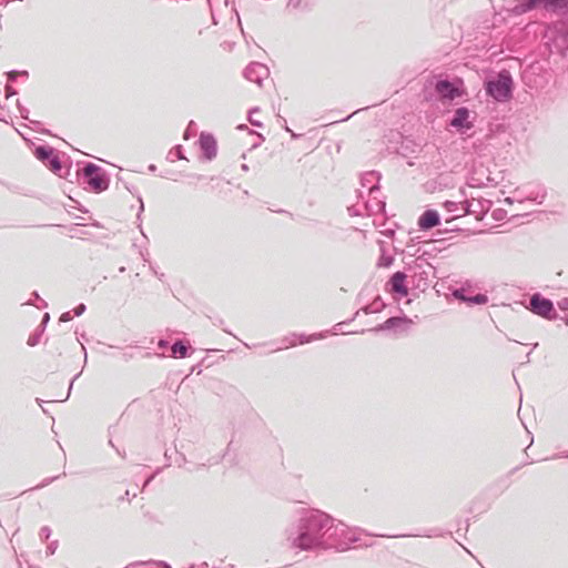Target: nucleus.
I'll return each instance as SVG.
<instances>
[{
	"label": "nucleus",
	"mask_w": 568,
	"mask_h": 568,
	"mask_svg": "<svg viewBox=\"0 0 568 568\" xmlns=\"http://www.w3.org/2000/svg\"><path fill=\"white\" fill-rule=\"evenodd\" d=\"M72 320V315H71V312H64L61 316H60V321L61 322H69Z\"/></svg>",
	"instance_id": "c9c22d12"
},
{
	"label": "nucleus",
	"mask_w": 568,
	"mask_h": 568,
	"mask_svg": "<svg viewBox=\"0 0 568 568\" xmlns=\"http://www.w3.org/2000/svg\"><path fill=\"white\" fill-rule=\"evenodd\" d=\"M42 332H43V331H42V329H40L39 332H37V333H34V334L30 335V336H29V338H28V345H29V346H31V347H33V346H36L37 344H39V342H40V335L42 334Z\"/></svg>",
	"instance_id": "a878e982"
},
{
	"label": "nucleus",
	"mask_w": 568,
	"mask_h": 568,
	"mask_svg": "<svg viewBox=\"0 0 568 568\" xmlns=\"http://www.w3.org/2000/svg\"><path fill=\"white\" fill-rule=\"evenodd\" d=\"M551 10H560L568 12V0H554L551 1Z\"/></svg>",
	"instance_id": "b1692460"
},
{
	"label": "nucleus",
	"mask_w": 568,
	"mask_h": 568,
	"mask_svg": "<svg viewBox=\"0 0 568 568\" xmlns=\"http://www.w3.org/2000/svg\"><path fill=\"white\" fill-rule=\"evenodd\" d=\"M435 91L443 99L453 100L459 95V90L448 80H438L435 83Z\"/></svg>",
	"instance_id": "ddd939ff"
},
{
	"label": "nucleus",
	"mask_w": 568,
	"mask_h": 568,
	"mask_svg": "<svg viewBox=\"0 0 568 568\" xmlns=\"http://www.w3.org/2000/svg\"><path fill=\"white\" fill-rule=\"evenodd\" d=\"M565 321H566V324L568 325V316L566 317V320H565Z\"/></svg>",
	"instance_id": "6e6d98bb"
},
{
	"label": "nucleus",
	"mask_w": 568,
	"mask_h": 568,
	"mask_svg": "<svg viewBox=\"0 0 568 568\" xmlns=\"http://www.w3.org/2000/svg\"><path fill=\"white\" fill-rule=\"evenodd\" d=\"M514 81L509 71H500L495 79L485 82L487 95L497 102H507L513 97Z\"/></svg>",
	"instance_id": "f03ea898"
},
{
	"label": "nucleus",
	"mask_w": 568,
	"mask_h": 568,
	"mask_svg": "<svg viewBox=\"0 0 568 568\" xmlns=\"http://www.w3.org/2000/svg\"><path fill=\"white\" fill-rule=\"evenodd\" d=\"M347 210L351 215H355V216L367 215V213L365 212V210L363 207V200H361L359 197H358V201L355 204L351 205Z\"/></svg>",
	"instance_id": "aec40b11"
},
{
	"label": "nucleus",
	"mask_w": 568,
	"mask_h": 568,
	"mask_svg": "<svg viewBox=\"0 0 568 568\" xmlns=\"http://www.w3.org/2000/svg\"><path fill=\"white\" fill-rule=\"evenodd\" d=\"M17 75H21L23 78H28V72L27 71H22V72L12 71V72L9 73V79L10 80H14Z\"/></svg>",
	"instance_id": "72a5a7b5"
},
{
	"label": "nucleus",
	"mask_w": 568,
	"mask_h": 568,
	"mask_svg": "<svg viewBox=\"0 0 568 568\" xmlns=\"http://www.w3.org/2000/svg\"><path fill=\"white\" fill-rule=\"evenodd\" d=\"M57 548H58V541L57 540L51 541L47 546V550H45L47 556H52L55 552Z\"/></svg>",
	"instance_id": "c756f323"
},
{
	"label": "nucleus",
	"mask_w": 568,
	"mask_h": 568,
	"mask_svg": "<svg viewBox=\"0 0 568 568\" xmlns=\"http://www.w3.org/2000/svg\"><path fill=\"white\" fill-rule=\"evenodd\" d=\"M149 170H150V171H155V170H156V168H155V165H154V164H151V165L149 166Z\"/></svg>",
	"instance_id": "09e8293b"
},
{
	"label": "nucleus",
	"mask_w": 568,
	"mask_h": 568,
	"mask_svg": "<svg viewBox=\"0 0 568 568\" xmlns=\"http://www.w3.org/2000/svg\"><path fill=\"white\" fill-rule=\"evenodd\" d=\"M433 266L424 257H416L407 266V277H410L414 285L424 291L429 286V275Z\"/></svg>",
	"instance_id": "20e7f679"
},
{
	"label": "nucleus",
	"mask_w": 568,
	"mask_h": 568,
	"mask_svg": "<svg viewBox=\"0 0 568 568\" xmlns=\"http://www.w3.org/2000/svg\"><path fill=\"white\" fill-rule=\"evenodd\" d=\"M49 318H50L49 314H48V313H45V314H44V316H43L42 323H41V325H40V328H41L42 331L44 329V326H45V324L48 323Z\"/></svg>",
	"instance_id": "ea45409f"
},
{
	"label": "nucleus",
	"mask_w": 568,
	"mask_h": 568,
	"mask_svg": "<svg viewBox=\"0 0 568 568\" xmlns=\"http://www.w3.org/2000/svg\"><path fill=\"white\" fill-rule=\"evenodd\" d=\"M171 352L174 358H185L189 355V346L185 345L182 341H176L171 346Z\"/></svg>",
	"instance_id": "a211bd4d"
},
{
	"label": "nucleus",
	"mask_w": 568,
	"mask_h": 568,
	"mask_svg": "<svg viewBox=\"0 0 568 568\" xmlns=\"http://www.w3.org/2000/svg\"><path fill=\"white\" fill-rule=\"evenodd\" d=\"M548 40L550 41L551 50L561 55L568 53V22H558L549 28L547 31Z\"/></svg>",
	"instance_id": "39448f33"
},
{
	"label": "nucleus",
	"mask_w": 568,
	"mask_h": 568,
	"mask_svg": "<svg viewBox=\"0 0 568 568\" xmlns=\"http://www.w3.org/2000/svg\"><path fill=\"white\" fill-rule=\"evenodd\" d=\"M515 201H518L519 203H521L524 201V199H521V197H506L504 200V202L507 203V204H513Z\"/></svg>",
	"instance_id": "e433bc0d"
},
{
	"label": "nucleus",
	"mask_w": 568,
	"mask_h": 568,
	"mask_svg": "<svg viewBox=\"0 0 568 568\" xmlns=\"http://www.w3.org/2000/svg\"><path fill=\"white\" fill-rule=\"evenodd\" d=\"M51 535V529L48 526H44L40 529L39 536L41 539L47 540Z\"/></svg>",
	"instance_id": "7c9ffc66"
},
{
	"label": "nucleus",
	"mask_w": 568,
	"mask_h": 568,
	"mask_svg": "<svg viewBox=\"0 0 568 568\" xmlns=\"http://www.w3.org/2000/svg\"><path fill=\"white\" fill-rule=\"evenodd\" d=\"M6 91H7V97L16 94V91L11 87H7Z\"/></svg>",
	"instance_id": "c03bdc74"
},
{
	"label": "nucleus",
	"mask_w": 568,
	"mask_h": 568,
	"mask_svg": "<svg viewBox=\"0 0 568 568\" xmlns=\"http://www.w3.org/2000/svg\"><path fill=\"white\" fill-rule=\"evenodd\" d=\"M393 261V256H386L383 254L378 261V266L388 267L389 265H392Z\"/></svg>",
	"instance_id": "bb28decb"
},
{
	"label": "nucleus",
	"mask_w": 568,
	"mask_h": 568,
	"mask_svg": "<svg viewBox=\"0 0 568 568\" xmlns=\"http://www.w3.org/2000/svg\"><path fill=\"white\" fill-rule=\"evenodd\" d=\"M444 207L448 213H452V219H457L467 214L475 213V210H473V202L469 200H463V201H446L444 203Z\"/></svg>",
	"instance_id": "9d476101"
},
{
	"label": "nucleus",
	"mask_w": 568,
	"mask_h": 568,
	"mask_svg": "<svg viewBox=\"0 0 568 568\" xmlns=\"http://www.w3.org/2000/svg\"><path fill=\"white\" fill-rule=\"evenodd\" d=\"M243 74L248 81L261 85L262 81L268 75V69L262 63L252 62L245 68Z\"/></svg>",
	"instance_id": "9b49d317"
},
{
	"label": "nucleus",
	"mask_w": 568,
	"mask_h": 568,
	"mask_svg": "<svg viewBox=\"0 0 568 568\" xmlns=\"http://www.w3.org/2000/svg\"><path fill=\"white\" fill-rule=\"evenodd\" d=\"M57 478H58V476L57 477L47 478V479H44L41 483V485H39V487H44V486L49 485L50 483H52L53 480H55Z\"/></svg>",
	"instance_id": "58836bf2"
},
{
	"label": "nucleus",
	"mask_w": 568,
	"mask_h": 568,
	"mask_svg": "<svg viewBox=\"0 0 568 568\" xmlns=\"http://www.w3.org/2000/svg\"><path fill=\"white\" fill-rule=\"evenodd\" d=\"M159 471H160V470H156L153 475H151V476L145 480V483H144V487H145L146 485H149V484L153 480V478L155 477V475H156V474H159Z\"/></svg>",
	"instance_id": "79ce46f5"
},
{
	"label": "nucleus",
	"mask_w": 568,
	"mask_h": 568,
	"mask_svg": "<svg viewBox=\"0 0 568 568\" xmlns=\"http://www.w3.org/2000/svg\"><path fill=\"white\" fill-rule=\"evenodd\" d=\"M87 307L84 304H79L74 310H73V313L75 316H80L82 315L84 312H85Z\"/></svg>",
	"instance_id": "473e14b6"
},
{
	"label": "nucleus",
	"mask_w": 568,
	"mask_h": 568,
	"mask_svg": "<svg viewBox=\"0 0 568 568\" xmlns=\"http://www.w3.org/2000/svg\"><path fill=\"white\" fill-rule=\"evenodd\" d=\"M561 457H567V458H568V452H567V453H564V454L561 455Z\"/></svg>",
	"instance_id": "864d4df0"
},
{
	"label": "nucleus",
	"mask_w": 568,
	"mask_h": 568,
	"mask_svg": "<svg viewBox=\"0 0 568 568\" xmlns=\"http://www.w3.org/2000/svg\"><path fill=\"white\" fill-rule=\"evenodd\" d=\"M379 174L375 171L364 173L361 178V189L358 190V197L364 199L365 196L379 194Z\"/></svg>",
	"instance_id": "6e6552de"
},
{
	"label": "nucleus",
	"mask_w": 568,
	"mask_h": 568,
	"mask_svg": "<svg viewBox=\"0 0 568 568\" xmlns=\"http://www.w3.org/2000/svg\"><path fill=\"white\" fill-rule=\"evenodd\" d=\"M557 305L561 311H568V297H564L558 301Z\"/></svg>",
	"instance_id": "2f4dec72"
},
{
	"label": "nucleus",
	"mask_w": 568,
	"mask_h": 568,
	"mask_svg": "<svg viewBox=\"0 0 568 568\" xmlns=\"http://www.w3.org/2000/svg\"><path fill=\"white\" fill-rule=\"evenodd\" d=\"M175 152H176V156L179 159H184V155L182 153V148L180 145L175 148Z\"/></svg>",
	"instance_id": "a19ab883"
},
{
	"label": "nucleus",
	"mask_w": 568,
	"mask_h": 568,
	"mask_svg": "<svg viewBox=\"0 0 568 568\" xmlns=\"http://www.w3.org/2000/svg\"><path fill=\"white\" fill-rule=\"evenodd\" d=\"M284 342L287 343V345H285L284 348L295 346L298 343L297 334H292L291 336L285 337Z\"/></svg>",
	"instance_id": "cd10ccee"
},
{
	"label": "nucleus",
	"mask_w": 568,
	"mask_h": 568,
	"mask_svg": "<svg viewBox=\"0 0 568 568\" xmlns=\"http://www.w3.org/2000/svg\"><path fill=\"white\" fill-rule=\"evenodd\" d=\"M82 176L83 182L97 193L103 192L109 187V175L101 166L94 163L89 162L84 165Z\"/></svg>",
	"instance_id": "7ed1b4c3"
},
{
	"label": "nucleus",
	"mask_w": 568,
	"mask_h": 568,
	"mask_svg": "<svg viewBox=\"0 0 568 568\" xmlns=\"http://www.w3.org/2000/svg\"><path fill=\"white\" fill-rule=\"evenodd\" d=\"M410 324V321L406 317H389L386 320L383 324L378 325L377 327L373 328L372 331L379 332V331H389L396 327H399L402 325L408 326Z\"/></svg>",
	"instance_id": "f3484780"
},
{
	"label": "nucleus",
	"mask_w": 568,
	"mask_h": 568,
	"mask_svg": "<svg viewBox=\"0 0 568 568\" xmlns=\"http://www.w3.org/2000/svg\"><path fill=\"white\" fill-rule=\"evenodd\" d=\"M201 568H209L207 562H203V564L201 565Z\"/></svg>",
	"instance_id": "3c124183"
},
{
	"label": "nucleus",
	"mask_w": 568,
	"mask_h": 568,
	"mask_svg": "<svg viewBox=\"0 0 568 568\" xmlns=\"http://www.w3.org/2000/svg\"><path fill=\"white\" fill-rule=\"evenodd\" d=\"M241 169H242L244 172H246V171H248V165H247V164H242Z\"/></svg>",
	"instance_id": "de8ad7c7"
},
{
	"label": "nucleus",
	"mask_w": 568,
	"mask_h": 568,
	"mask_svg": "<svg viewBox=\"0 0 568 568\" xmlns=\"http://www.w3.org/2000/svg\"><path fill=\"white\" fill-rule=\"evenodd\" d=\"M323 337H325V334H323V333L312 334V335H304V334L297 335V339H298L300 344L310 343V342H313V341H316V339L323 338Z\"/></svg>",
	"instance_id": "5701e85b"
},
{
	"label": "nucleus",
	"mask_w": 568,
	"mask_h": 568,
	"mask_svg": "<svg viewBox=\"0 0 568 568\" xmlns=\"http://www.w3.org/2000/svg\"><path fill=\"white\" fill-rule=\"evenodd\" d=\"M72 387H73V381L70 383L69 393L71 392Z\"/></svg>",
	"instance_id": "603ef678"
},
{
	"label": "nucleus",
	"mask_w": 568,
	"mask_h": 568,
	"mask_svg": "<svg viewBox=\"0 0 568 568\" xmlns=\"http://www.w3.org/2000/svg\"><path fill=\"white\" fill-rule=\"evenodd\" d=\"M47 306H48L47 302L41 300V305H39L38 307L43 308V307H47Z\"/></svg>",
	"instance_id": "a18cd8bd"
},
{
	"label": "nucleus",
	"mask_w": 568,
	"mask_h": 568,
	"mask_svg": "<svg viewBox=\"0 0 568 568\" xmlns=\"http://www.w3.org/2000/svg\"><path fill=\"white\" fill-rule=\"evenodd\" d=\"M286 532L292 548L344 551L359 539L362 530L348 527L322 510L311 509L304 511Z\"/></svg>",
	"instance_id": "f257e3e1"
},
{
	"label": "nucleus",
	"mask_w": 568,
	"mask_h": 568,
	"mask_svg": "<svg viewBox=\"0 0 568 568\" xmlns=\"http://www.w3.org/2000/svg\"><path fill=\"white\" fill-rule=\"evenodd\" d=\"M345 324V322L337 323L334 326V329L336 331L334 334H337V332L342 331V326Z\"/></svg>",
	"instance_id": "37998d69"
},
{
	"label": "nucleus",
	"mask_w": 568,
	"mask_h": 568,
	"mask_svg": "<svg viewBox=\"0 0 568 568\" xmlns=\"http://www.w3.org/2000/svg\"><path fill=\"white\" fill-rule=\"evenodd\" d=\"M190 568H194L193 566H191Z\"/></svg>",
	"instance_id": "4d7b16f0"
},
{
	"label": "nucleus",
	"mask_w": 568,
	"mask_h": 568,
	"mask_svg": "<svg viewBox=\"0 0 568 568\" xmlns=\"http://www.w3.org/2000/svg\"><path fill=\"white\" fill-rule=\"evenodd\" d=\"M118 455H121L123 458L125 457V453H121L119 449H116Z\"/></svg>",
	"instance_id": "8fccbe9b"
},
{
	"label": "nucleus",
	"mask_w": 568,
	"mask_h": 568,
	"mask_svg": "<svg viewBox=\"0 0 568 568\" xmlns=\"http://www.w3.org/2000/svg\"><path fill=\"white\" fill-rule=\"evenodd\" d=\"M18 109H19L21 118L28 119L29 110L27 108L22 106L19 102H18Z\"/></svg>",
	"instance_id": "f704fd0d"
},
{
	"label": "nucleus",
	"mask_w": 568,
	"mask_h": 568,
	"mask_svg": "<svg viewBox=\"0 0 568 568\" xmlns=\"http://www.w3.org/2000/svg\"><path fill=\"white\" fill-rule=\"evenodd\" d=\"M168 346H169V342H168V341H165V339H160V341L158 342V347H159L160 349H165Z\"/></svg>",
	"instance_id": "4c0bfd02"
},
{
	"label": "nucleus",
	"mask_w": 568,
	"mask_h": 568,
	"mask_svg": "<svg viewBox=\"0 0 568 568\" xmlns=\"http://www.w3.org/2000/svg\"><path fill=\"white\" fill-rule=\"evenodd\" d=\"M34 156L49 168L54 174L62 176V164L57 151L49 145H39L34 149Z\"/></svg>",
	"instance_id": "423d86ee"
},
{
	"label": "nucleus",
	"mask_w": 568,
	"mask_h": 568,
	"mask_svg": "<svg viewBox=\"0 0 568 568\" xmlns=\"http://www.w3.org/2000/svg\"><path fill=\"white\" fill-rule=\"evenodd\" d=\"M382 538L388 537L387 535H379Z\"/></svg>",
	"instance_id": "5fc2aeb1"
},
{
	"label": "nucleus",
	"mask_w": 568,
	"mask_h": 568,
	"mask_svg": "<svg viewBox=\"0 0 568 568\" xmlns=\"http://www.w3.org/2000/svg\"><path fill=\"white\" fill-rule=\"evenodd\" d=\"M406 277L407 274L404 272L394 273L389 280L392 291L402 296H406L408 294V288L405 285Z\"/></svg>",
	"instance_id": "dca6fc26"
},
{
	"label": "nucleus",
	"mask_w": 568,
	"mask_h": 568,
	"mask_svg": "<svg viewBox=\"0 0 568 568\" xmlns=\"http://www.w3.org/2000/svg\"><path fill=\"white\" fill-rule=\"evenodd\" d=\"M139 201H140V212H142L144 210V205H143L141 197H139Z\"/></svg>",
	"instance_id": "49530a36"
},
{
	"label": "nucleus",
	"mask_w": 568,
	"mask_h": 568,
	"mask_svg": "<svg viewBox=\"0 0 568 568\" xmlns=\"http://www.w3.org/2000/svg\"><path fill=\"white\" fill-rule=\"evenodd\" d=\"M385 307V303L381 297H376L371 304L364 306L362 311L365 314L378 313Z\"/></svg>",
	"instance_id": "6ab92c4d"
},
{
	"label": "nucleus",
	"mask_w": 568,
	"mask_h": 568,
	"mask_svg": "<svg viewBox=\"0 0 568 568\" xmlns=\"http://www.w3.org/2000/svg\"><path fill=\"white\" fill-rule=\"evenodd\" d=\"M257 111H258V109H257V108H254V109H252V110L250 111V114H248V121H250V123H251L252 125L257 126V128H261V126H262V123H261L260 121H257V120H256V118H253V116H252V115H253V113H254V112H257Z\"/></svg>",
	"instance_id": "c85d7f7f"
},
{
	"label": "nucleus",
	"mask_w": 568,
	"mask_h": 568,
	"mask_svg": "<svg viewBox=\"0 0 568 568\" xmlns=\"http://www.w3.org/2000/svg\"><path fill=\"white\" fill-rule=\"evenodd\" d=\"M546 197V191L545 190H541V193H529L526 197V200H529V201H536L538 203H542L544 199Z\"/></svg>",
	"instance_id": "393cba45"
},
{
	"label": "nucleus",
	"mask_w": 568,
	"mask_h": 568,
	"mask_svg": "<svg viewBox=\"0 0 568 568\" xmlns=\"http://www.w3.org/2000/svg\"><path fill=\"white\" fill-rule=\"evenodd\" d=\"M488 302V296L486 294L478 293L476 295H470L468 300V305H484Z\"/></svg>",
	"instance_id": "412c9836"
},
{
	"label": "nucleus",
	"mask_w": 568,
	"mask_h": 568,
	"mask_svg": "<svg viewBox=\"0 0 568 568\" xmlns=\"http://www.w3.org/2000/svg\"><path fill=\"white\" fill-rule=\"evenodd\" d=\"M200 148L206 160H213L216 156V140L212 134L201 133Z\"/></svg>",
	"instance_id": "f8f14e48"
},
{
	"label": "nucleus",
	"mask_w": 568,
	"mask_h": 568,
	"mask_svg": "<svg viewBox=\"0 0 568 568\" xmlns=\"http://www.w3.org/2000/svg\"><path fill=\"white\" fill-rule=\"evenodd\" d=\"M363 200V207L367 215L377 214L384 211L385 202L379 199V194H374L372 196H365Z\"/></svg>",
	"instance_id": "4468645a"
},
{
	"label": "nucleus",
	"mask_w": 568,
	"mask_h": 568,
	"mask_svg": "<svg viewBox=\"0 0 568 568\" xmlns=\"http://www.w3.org/2000/svg\"><path fill=\"white\" fill-rule=\"evenodd\" d=\"M439 214L435 210H426L418 220V226L420 230H430L439 225Z\"/></svg>",
	"instance_id": "2eb2a0df"
},
{
	"label": "nucleus",
	"mask_w": 568,
	"mask_h": 568,
	"mask_svg": "<svg viewBox=\"0 0 568 568\" xmlns=\"http://www.w3.org/2000/svg\"><path fill=\"white\" fill-rule=\"evenodd\" d=\"M529 310L545 318H551L555 314L554 304L550 300L542 297L540 294H534L529 300Z\"/></svg>",
	"instance_id": "1a4fd4ad"
},
{
	"label": "nucleus",
	"mask_w": 568,
	"mask_h": 568,
	"mask_svg": "<svg viewBox=\"0 0 568 568\" xmlns=\"http://www.w3.org/2000/svg\"><path fill=\"white\" fill-rule=\"evenodd\" d=\"M470 111L466 106L457 108L449 121V126L456 129L457 132L462 134L466 133L474 126L475 116L470 119Z\"/></svg>",
	"instance_id": "0eeeda50"
},
{
	"label": "nucleus",
	"mask_w": 568,
	"mask_h": 568,
	"mask_svg": "<svg viewBox=\"0 0 568 568\" xmlns=\"http://www.w3.org/2000/svg\"><path fill=\"white\" fill-rule=\"evenodd\" d=\"M453 296L457 298L458 301H462L466 304H468V300L470 298V295L467 293V290L464 287L457 288L453 292Z\"/></svg>",
	"instance_id": "4be33fe9"
}]
</instances>
